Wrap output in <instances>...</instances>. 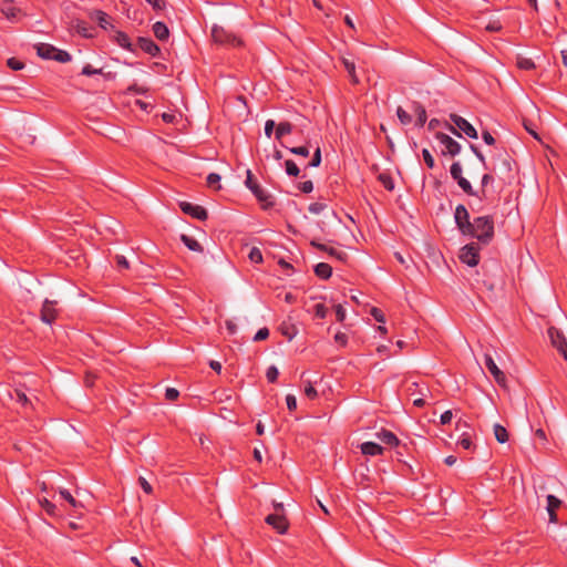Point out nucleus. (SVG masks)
Masks as SVG:
<instances>
[{
    "mask_svg": "<svg viewBox=\"0 0 567 567\" xmlns=\"http://www.w3.org/2000/svg\"><path fill=\"white\" fill-rule=\"evenodd\" d=\"M466 235L477 238L483 244H487L494 235L493 220L486 216L475 218L471 224V230Z\"/></svg>",
    "mask_w": 567,
    "mask_h": 567,
    "instance_id": "1",
    "label": "nucleus"
},
{
    "mask_svg": "<svg viewBox=\"0 0 567 567\" xmlns=\"http://www.w3.org/2000/svg\"><path fill=\"white\" fill-rule=\"evenodd\" d=\"M451 121L454 123V126L449 125V131L456 135L461 136L460 131H462L465 135H467L471 138H477V131L475 127L467 122L465 118H463L460 115L451 114L450 115Z\"/></svg>",
    "mask_w": 567,
    "mask_h": 567,
    "instance_id": "2",
    "label": "nucleus"
},
{
    "mask_svg": "<svg viewBox=\"0 0 567 567\" xmlns=\"http://www.w3.org/2000/svg\"><path fill=\"white\" fill-rule=\"evenodd\" d=\"M212 39L215 43L221 45H240L241 40L238 39L235 34L228 32L223 27L214 25L212 28Z\"/></svg>",
    "mask_w": 567,
    "mask_h": 567,
    "instance_id": "3",
    "label": "nucleus"
},
{
    "mask_svg": "<svg viewBox=\"0 0 567 567\" xmlns=\"http://www.w3.org/2000/svg\"><path fill=\"white\" fill-rule=\"evenodd\" d=\"M548 337L553 347H555L567 361V340L565 334L555 327H549Z\"/></svg>",
    "mask_w": 567,
    "mask_h": 567,
    "instance_id": "4",
    "label": "nucleus"
},
{
    "mask_svg": "<svg viewBox=\"0 0 567 567\" xmlns=\"http://www.w3.org/2000/svg\"><path fill=\"white\" fill-rule=\"evenodd\" d=\"M460 259L470 267L476 266L480 260L477 245L474 243L465 245L461 249Z\"/></svg>",
    "mask_w": 567,
    "mask_h": 567,
    "instance_id": "5",
    "label": "nucleus"
},
{
    "mask_svg": "<svg viewBox=\"0 0 567 567\" xmlns=\"http://www.w3.org/2000/svg\"><path fill=\"white\" fill-rule=\"evenodd\" d=\"M436 138L440 141V143L444 146V150L442 153L444 155L449 154L451 156H455L461 152V145L455 140H453L451 136L444 134V133H437Z\"/></svg>",
    "mask_w": 567,
    "mask_h": 567,
    "instance_id": "6",
    "label": "nucleus"
},
{
    "mask_svg": "<svg viewBox=\"0 0 567 567\" xmlns=\"http://www.w3.org/2000/svg\"><path fill=\"white\" fill-rule=\"evenodd\" d=\"M455 223L458 229L465 235L471 230L470 215L465 206L458 205L454 214Z\"/></svg>",
    "mask_w": 567,
    "mask_h": 567,
    "instance_id": "7",
    "label": "nucleus"
},
{
    "mask_svg": "<svg viewBox=\"0 0 567 567\" xmlns=\"http://www.w3.org/2000/svg\"><path fill=\"white\" fill-rule=\"evenodd\" d=\"M485 364L495 381L503 388H506V378L504 372L497 367L493 358L488 354L485 355Z\"/></svg>",
    "mask_w": 567,
    "mask_h": 567,
    "instance_id": "8",
    "label": "nucleus"
},
{
    "mask_svg": "<svg viewBox=\"0 0 567 567\" xmlns=\"http://www.w3.org/2000/svg\"><path fill=\"white\" fill-rule=\"evenodd\" d=\"M179 207L185 214L190 215L194 218H197L200 220H204L207 218V212L202 206L193 205L188 202H181Z\"/></svg>",
    "mask_w": 567,
    "mask_h": 567,
    "instance_id": "9",
    "label": "nucleus"
},
{
    "mask_svg": "<svg viewBox=\"0 0 567 567\" xmlns=\"http://www.w3.org/2000/svg\"><path fill=\"white\" fill-rule=\"evenodd\" d=\"M265 520L280 534H285L288 530L289 524L286 517L280 514H270Z\"/></svg>",
    "mask_w": 567,
    "mask_h": 567,
    "instance_id": "10",
    "label": "nucleus"
},
{
    "mask_svg": "<svg viewBox=\"0 0 567 567\" xmlns=\"http://www.w3.org/2000/svg\"><path fill=\"white\" fill-rule=\"evenodd\" d=\"M249 189L257 197L262 208L268 209L274 206L272 196L268 194L264 188H261L257 183L254 184Z\"/></svg>",
    "mask_w": 567,
    "mask_h": 567,
    "instance_id": "11",
    "label": "nucleus"
},
{
    "mask_svg": "<svg viewBox=\"0 0 567 567\" xmlns=\"http://www.w3.org/2000/svg\"><path fill=\"white\" fill-rule=\"evenodd\" d=\"M249 189L257 197L262 208L268 209L274 206L272 196L268 194L264 188H261L257 183L254 184Z\"/></svg>",
    "mask_w": 567,
    "mask_h": 567,
    "instance_id": "12",
    "label": "nucleus"
},
{
    "mask_svg": "<svg viewBox=\"0 0 567 567\" xmlns=\"http://www.w3.org/2000/svg\"><path fill=\"white\" fill-rule=\"evenodd\" d=\"M249 189L257 197L262 208L268 209L274 206L272 196L268 194L264 188H261L257 183L254 184Z\"/></svg>",
    "mask_w": 567,
    "mask_h": 567,
    "instance_id": "13",
    "label": "nucleus"
},
{
    "mask_svg": "<svg viewBox=\"0 0 567 567\" xmlns=\"http://www.w3.org/2000/svg\"><path fill=\"white\" fill-rule=\"evenodd\" d=\"M55 301L45 299L42 309H41V320L44 323L51 324L55 317H56V310L54 308Z\"/></svg>",
    "mask_w": 567,
    "mask_h": 567,
    "instance_id": "14",
    "label": "nucleus"
},
{
    "mask_svg": "<svg viewBox=\"0 0 567 567\" xmlns=\"http://www.w3.org/2000/svg\"><path fill=\"white\" fill-rule=\"evenodd\" d=\"M546 501H547L546 511L549 516V522L553 524H556L558 522L556 511H557V508L560 507L561 501L550 494L546 496Z\"/></svg>",
    "mask_w": 567,
    "mask_h": 567,
    "instance_id": "15",
    "label": "nucleus"
},
{
    "mask_svg": "<svg viewBox=\"0 0 567 567\" xmlns=\"http://www.w3.org/2000/svg\"><path fill=\"white\" fill-rule=\"evenodd\" d=\"M90 17L95 20L102 29L107 30L112 28L110 17L105 12L94 10L90 13Z\"/></svg>",
    "mask_w": 567,
    "mask_h": 567,
    "instance_id": "16",
    "label": "nucleus"
},
{
    "mask_svg": "<svg viewBox=\"0 0 567 567\" xmlns=\"http://www.w3.org/2000/svg\"><path fill=\"white\" fill-rule=\"evenodd\" d=\"M138 47L151 55H156L159 52V48L150 38H138Z\"/></svg>",
    "mask_w": 567,
    "mask_h": 567,
    "instance_id": "17",
    "label": "nucleus"
},
{
    "mask_svg": "<svg viewBox=\"0 0 567 567\" xmlns=\"http://www.w3.org/2000/svg\"><path fill=\"white\" fill-rule=\"evenodd\" d=\"M360 450L364 455H370V456L380 455L384 451V449L381 445H379L374 442L362 443L360 445Z\"/></svg>",
    "mask_w": 567,
    "mask_h": 567,
    "instance_id": "18",
    "label": "nucleus"
},
{
    "mask_svg": "<svg viewBox=\"0 0 567 567\" xmlns=\"http://www.w3.org/2000/svg\"><path fill=\"white\" fill-rule=\"evenodd\" d=\"M35 49H37V53L39 56H41L43 59L54 60V58H55L54 53L56 51L55 47L48 44V43H39L35 45Z\"/></svg>",
    "mask_w": 567,
    "mask_h": 567,
    "instance_id": "19",
    "label": "nucleus"
},
{
    "mask_svg": "<svg viewBox=\"0 0 567 567\" xmlns=\"http://www.w3.org/2000/svg\"><path fill=\"white\" fill-rule=\"evenodd\" d=\"M311 245H312L313 247H317L318 249H321V250H323V251H327L330 256H332V257H334V258H337V259H339V260H341V261H344V260H346V258H347V254H346V252H343V251H339V250H337V249H334V248H331V247H328V246H326V245H323V244H319V243H317V241L312 240V241H311Z\"/></svg>",
    "mask_w": 567,
    "mask_h": 567,
    "instance_id": "20",
    "label": "nucleus"
},
{
    "mask_svg": "<svg viewBox=\"0 0 567 567\" xmlns=\"http://www.w3.org/2000/svg\"><path fill=\"white\" fill-rule=\"evenodd\" d=\"M59 494L65 502L70 504V506L74 509L75 513L78 512L79 508L83 507V505L80 502H78L68 489L59 488Z\"/></svg>",
    "mask_w": 567,
    "mask_h": 567,
    "instance_id": "21",
    "label": "nucleus"
},
{
    "mask_svg": "<svg viewBox=\"0 0 567 567\" xmlns=\"http://www.w3.org/2000/svg\"><path fill=\"white\" fill-rule=\"evenodd\" d=\"M493 433L498 443L504 444L508 441V432L503 425L495 423L493 425Z\"/></svg>",
    "mask_w": 567,
    "mask_h": 567,
    "instance_id": "22",
    "label": "nucleus"
},
{
    "mask_svg": "<svg viewBox=\"0 0 567 567\" xmlns=\"http://www.w3.org/2000/svg\"><path fill=\"white\" fill-rule=\"evenodd\" d=\"M153 32H154L155 37L161 41L166 40L169 35L168 28L163 22L154 23Z\"/></svg>",
    "mask_w": 567,
    "mask_h": 567,
    "instance_id": "23",
    "label": "nucleus"
},
{
    "mask_svg": "<svg viewBox=\"0 0 567 567\" xmlns=\"http://www.w3.org/2000/svg\"><path fill=\"white\" fill-rule=\"evenodd\" d=\"M377 436L385 444L393 446L399 444L398 437L390 431L383 430L382 432L378 433Z\"/></svg>",
    "mask_w": 567,
    "mask_h": 567,
    "instance_id": "24",
    "label": "nucleus"
},
{
    "mask_svg": "<svg viewBox=\"0 0 567 567\" xmlns=\"http://www.w3.org/2000/svg\"><path fill=\"white\" fill-rule=\"evenodd\" d=\"M315 272L318 277H320L322 279H328L331 276L332 268L326 262H319L315 267Z\"/></svg>",
    "mask_w": 567,
    "mask_h": 567,
    "instance_id": "25",
    "label": "nucleus"
},
{
    "mask_svg": "<svg viewBox=\"0 0 567 567\" xmlns=\"http://www.w3.org/2000/svg\"><path fill=\"white\" fill-rule=\"evenodd\" d=\"M181 239L188 249H190L193 251H202L203 250V247L200 246V244L193 237L187 236V235H182Z\"/></svg>",
    "mask_w": 567,
    "mask_h": 567,
    "instance_id": "26",
    "label": "nucleus"
},
{
    "mask_svg": "<svg viewBox=\"0 0 567 567\" xmlns=\"http://www.w3.org/2000/svg\"><path fill=\"white\" fill-rule=\"evenodd\" d=\"M342 64L344 65L346 70L348 71L351 81L354 84L359 83V79L355 74L354 63L352 61L348 60L347 58H342Z\"/></svg>",
    "mask_w": 567,
    "mask_h": 567,
    "instance_id": "27",
    "label": "nucleus"
},
{
    "mask_svg": "<svg viewBox=\"0 0 567 567\" xmlns=\"http://www.w3.org/2000/svg\"><path fill=\"white\" fill-rule=\"evenodd\" d=\"M413 110H414V113L416 114V117H417L416 124L419 126L424 125V123L426 122V111H425V109L421 104L414 103Z\"/></svg>",
    "mask_w": 567,
    "mask_h": 567,
    "instance_id": "28",
    "label": "nucleus"
},
{
    "mask_svg": "<svg viewBox=\"0 0 567 567\" xmlns=\"http://www.w3.org/2000/svg\"><path fill=\"white\" fill-rule=\"evenodd\" d=\"M292 124L289 122H281L276 130V137L280 140L284 135L291 133Z\"/></svg>",
    "mask_w": 567,
    "mask_h": 567,
    "instance_id": "29",
    "label": "nucleus"
},
{
    "mask_svg": "<svg viewBox=\"0 0 567 567\" xmlns=\"http://www.w3.org/2000/svg\"><path fill=\"white\" fill-rule=\"evenodd\" d=\"M1 12L8 20L11 22L16 21L17 14L20 12V9L11 7V6H4L1 8Z\"/></svg>",
    "mask_w": 567,
    "mask_h": 567,
    "instance_id": "30",
    "label": "nucleus"
},
{
    "mask_svg": "<svg viewBox=\"0 0 567 567\" xmlns=\"http://www.w3.org/2000/svg\"><path fill=\"white\" fill-rule=\"evenodd\" d=\"M114 40H115V41H116V43H117L118 45H121L122 48H125V49L131 50L132 44H131V42H130L128 37H127L125 33L117 31V32L115 33Z\"/></svg>",
    "mask_w": 567,
    "mask_h": 567,
    "instance_id": "31",
    "label": "nucleus"
},
{
    "mask_svg": "<svg viewBox=\"0 0 567 567\" xmlns=\"http://www.w3.org/2000/svg\"><path fill=\"white\" fill-rule=\"evenodd\" d=\"M39 504L51 516H56V506L47 498H40Z\"/></svg>",
    "mask_w": 567,
    "mask_h": 567,
    "instance_id": "32",
    "label": "nucleus"
},
{
    "mask_svg": "<svg viewBox=\"0 0 567 567\" xmlns=\"http://www.w3.org/2000/svg\"><path fill=\"white\" fill-rule=\"evenodd\" d=\"M516 63L519 69H524V70H532L535 68V63L533 62L532 59L522 56V55L517 56Z\"/></svg>",
    "mask_w": 567,
    "mask_h": 567,
    "instance_id": "33",
    "label": "nucleus"
},
{
    "mask_svg": "<svg viewBox=\"0 0 567 567\" xmlns=\"http://www.w3.org/2000/svg\"><path fill=\"white\" fill-rule=\"evenodd\" d=\"M457 184L466 194L478 196V193L473 190L471 183L466 178L460 177V179H457Z\"/></svg>",
    "mask_w": 567,
    "mask_h": 567,
    "instance_id": "34",
    "label": "nucleus"
},
{
    "mask_svg": "<svg viewBox=\"0 0 567 567\" xmlns=\"http://www.w3.org/2000/svg\"><path fill=\"white\" fill-rule=\"evenodd\" d=\"M457 184L466 194L478 196V193L473 190L471 183L466 178L460 177V179H457Z\"/></svg>",
    "mask_w": 567,
    "mask_h": 567,
    "instance_id": "35",
    "label": "nucleus"
},
{
    "mask_svg": "<svg viewBox=\"0 0 567 567\" xmlns=\"http://www.w3.org/2000/svg\"><path fill=\"white\" fill-rule=\"evenodd\" d=\"M378 179L382 183V185L388 190H393L394 189V183H393L392 178L388 174H385V173L379 174Z\"/></svg>",
    "mask_w": 567,
    "mask_h": 567,
    "instance_id": "36",
    "label": "nucleus"
},
{
    "mask_svg": "<svg viewBox=\"0 0 567 567\" xmlns=\"http://www.w3.org/2000/svg\"><path fill=\"white\" fill-rule=\"evenodd\" d=\"M280 331L284 336H286L289 340H292L297 334V329L293 326H288L286 323L281 324Z\"/></svg>",
    "mask_w": 567,
    "mask_h": 567,
    "instance_id": "37",
    "label": "nucleus"
},
{
    "mask_svg": "<svg viewBox=\"0 0 567 567\" xmlns=\"http://www.w3.org/2000/svg\"><path fill=\"white\" fill-rule=\"evenodd\" d=\"M285 165H286V172L288 175H290V176L299 175L300 171L293 161L288 159V161H286Z\"/></svg>",
    "mask_w": 567,
    "mask_h": 567,
    "instance_id": "38",
    "label": "nucleus"
},
{
    "mask_svg": "<svg viewBox=\"0 0 567 567\" xmlns=\"http://www.w3.org/2000/svg\"><path fill=\"white\" fill-rule=\"evenodd\" d=\"M248 258L252 262L260 264L262 261V254L258 248L254 247L250 249Z\"/></svg>",
    "mask_w": 567,
    "mask_h": 567,
    "instance_id": "39",
    "label": "nucleus"
},
{
    "mask_svg": "<svg viewBox=\"0 0 567 567\" xmlns=\"http://www.w3.org/2000/svg\"><path fill=\"white\" fill-rule=\"evenodd\" d=\"M396 115L402 124H409L412 120L411 115L401 106L398 107Z\"/></svg>",
    "mask_w": 567,
    "mask_h": 567,
    "instance_id": "40",
    "label": "nucleus"
},
{
    "mask_svg": "<svg viewBox=\"0 0 567 567\" xmlns=\"http://www.w3.org/2000/svg\"><path fill=\"white\" fill-rule=\"evenodd\" d=\"M219 182H220V175H218L216 173H212L207 176V184L210 187H216L217 189H219L220 188Z\"/></svg>",
    "mask_w": 567,
    "mask_h": 567,
    "instance_id": "41",
    "label": "nucleus"
},
{
    "mask_svg": "<svg viewBox=\"0 0 567 567\" xmlns=\"http://www.w3.org/2000/svg\"><path fill=\"white\" fill-rule=\"evenodd\" d=\"M54 54H55V58H54L55 61L65 63V62H69L71 60V55L68 52L62 51V50H60L58 48H56V51H55Z\"/></svg>",
    "mask_w": 567,
    "mask_h": 567,
    "instance_id": "42",
    "label": "nucleus"
},
{
    "mask_svg": "<svg viewBox=\"0 0 567 567\" xmlns=\"http://www.w3.org/2000/svg\"><path fill=\"white\" fill-rule=\"evenodd\" d=\"M450 172H451L452 177L455 181L460 179V177H463L462 176V166L458 162H455L452 164Z\"/></svg>",
    "mask_w": 567,
    "mask_h": 567,
    "instance_id": "43",
    "label": "nucleus"
},
{
    "mask_svg": "<svg viewBox=\"0 0 567 567\" xmlns=\"http://www.w3.org/2000/svg\"><path fill=\"white\" fill-rule=\"evenodd\" d=\"M327 209V205L323 203H313L309 206V212L312 214H321Z\"/></svg>",
    "mask_w": 567,
    "mask_h": 567,
    "instance_id": "44",
    "label": "nucleus"
},
{
    "mask_svg": "<svg viewBox=\"0 0 567 567\" xmlns=\"http://www.w3.org/2000/svg\"><path fill=\"white\" fill-rule=\"evenodd\" d=\"M7 65H8L10 69L16 70V71H18V70H22V69L24 68L23 62H21V61L17 60L16 58H10V59H8V61H7Z\"/></svg>",
    "mask_w": 567,
    "mask_h": 567,
    "instance_id": "45",
    "label": "nucleus"
},
{
    "mask_svg": "<svg viewBox=\"0 0 567 567\" xmlns=\"http://www.w3.org/2000/svg\"><path fill=\"white\" fill-rule=\"evenodd\" d=\"M279 371L275 365L268 368L266 377L269 382H275L278 378Z\"/></svg>",
    "mask_w": 567,
    "mask_h": 567,
    "instance_id": "46",
    "label": "nucleus"
},
{
    "mask_svg": "<svg viewBox=\"0 0 567 567\" xmlns=\"http://www.w3.org/2000/svg\"><path fill=\"white\" fill-rule=\"evenodd\" d=\"M269 336V330L267 328H261L257 331L254 337V341H262L266 340Z\"/></svg>",
    "mask_w": 567,
    "mask_h": 567,
    "instance_id": "47",
    "label": "nucleus"
},
{
    "mask_svg": "<svg viewBox=\"0 0 567 567\" xmlns=\"http://www.w3.org/2000/svg\"><path fill=\"white\" fill-rule=\"evenodd\" d=\"M290 152L296 155L307 157L309 155V148L306 146L292 147Z\"/></svg>",
    "mask_w": 567,
    "mask_h": 567,
    "instance_id": "48",
    "label": "nucleus"
},
{
    "mask_svg": "<svg viewBox=\"0 0 567 567\" xmlns=\"http://www.w3.org/2000/svg\"><path fill=\"white\" fill-rule=\"evenodd\" d=\"M422 155H423V158H424L426 165L430 168H433L434 167V158L431 155V153L429 152V150L424 148L423 152H422Z\"/></svg>",
    "mask_w": 567,
    "mask_h": 567,
    "instance_id": "49",
    "label": "nucleus"
},
{
    "mask_svg": "<svg viewBox=\"0 0 567 567\" xmlns=\"http://www.w3.org/2000/svg\"><path fill=\"white\" fill-rule=\"evenodd\" d=\"M276 127V123L272 120H268L265 123V134L267 137H271L274 128Z\"/></svg>",
    "mask_w": 567,
    "mask_h": 567,
    "instance_id": "50",
    "label": "nucleus"
},
{
    "mask_svg": "<svg viewBox=\"0 0 567 567\" xmlns=\"http://www.w3.org/2000/svg\"><path fill=\"white\" fill-rule=\"evenodd\" d=\"M82 74H84V75L102 74V69H93L90 64H86L82 69Z\"/></svg>",
    "mask_w": 567,
    "mask_h": 567,
    "instance_id": "51",
    "label": "nucleus"
},
{
    "mask_svg": "<svg viewBox=\"0 0 567 567\" xmlns=\"http://www.w3.org/2000/svg\"><path fill=\"white\" fill-rule=\"evenodd\" d=\"M16 394H17V398H18L19 402H21L23 405H30L31 404L29 398L21 390L17 389L16 390Z\"/></svg>",
    "mask_w": 567,
    "mask_h": 567,
    "instance_id": "52",
    "label": "nucleus"
},
{
    "mask_svg": "<svg viewBox=\"0 0 567 567\" xmlns=\"http://www.w3.org/2000/svg\"><path fill=\"white\" fill-rule=\"evenodd\" d=\"M327 308L322 303H318L315 307V313L319 318H324L327 316Z\"/></svg>",
    "mask_w": 567,
    "mask_h": 567,
    "instance_id": "53",
    "label": "nucleus"
},
{
    "mask_svg": "<svg viewBox=\"0 0 567 567\" xmlns=\"http://www.w3.org/2000/svg\"><path fill=\"white\" fill-rule=\"evenodd\" d=\"M286 403H287V408L290 410V411H293L296 408H297V400H296V396L292 395V394H288L286 396Z\"/></svg>",
    "mask_w": 567,
    "mask_h": 567,
    "instance_id": "54",
    "label": "nucleus"
},
{
    "mask_svg": "<svg viewBox=\"0 0 567 567\" xmlns=\"http://www.w3.org/2000/svg\"><path fill=\"white\" fill-rule=\"evenodd\" d=\"M179 393L176 389L174 388H167L166 389V392H165V396L166 399L171 400V401H174L178 398Z\"/></svg>",
    "mask_w": 567,
    "mask_h": 567,
    "instance_id": "55",
    "label": "nucleus"
},
{
    "mask_svg": "<svg viewBox=\"0 0 567 567\" xmlns=\"http://www.w3.org/2000/svg\"><path fill=\"white\" fill-rule=\"evenodd\" d=\"M371 315L373 316V318L379 321V322H384L385 321V317L384 315L382 313V311L378 308H372L371 309Z\"/></svg>",
    "mask_w": 567,
    "mask_h": 567,
    "instance_id": "56",
    "label": "nucleus"
},
{
    "mask_svg": "<svg viewBox=\"0 0 567 567\" xmlns=\"http://www.w3.org/2000/svg\"><path fill=\"white\" fill-rule=\"evenodd\" d=\"M115 259H116V262H117V266L121 267V268H125V269H128L130 268V262L127 261V259L122 256V255H116L115 256Z\"/></svg>",
    "mask_w": 567,
    "mask_h": 567,
    "instance_id": "57",
    "label": "nucleus"
},
{
    "mask_svg": "<svg viewBox=\"0 0 567 567\" xmlns=\"http://www.w3.org/2000/svg\"><path fill=\"white\" fill-rule=\"evenodd\" d=\"M320 163H321V152H320V148H317L313 154V157L310 162V166L317 167L320 165Z\"/></svg>",
    "mask_w": 567,
    "mask_h": 567,
    "instance_id": "58",
    "label": "nucleus"
},
{
    "mask_svg": "<svg viewBox=\"0 0 567 567\" xmlns=\"http://www.w3.org/2000/svg\"><path fill=\"white\" fill-rule=\"evenodd\" d=\"M487 31H491V32H494V31H499L502 29V25L498 21L496 20H493L491 21L486 28H485Z\"/></svg>",
    "mask_w": 567,
    "mask_h": 567,
    "instance_id": "59",
    "label": "nucleus"
},
{
    "mask_svg": "<svg viewBox=\"0 0 567 567\" xmlns=\"http://www.w3.org/2000/svg\"><path fill=\"white\" fill-rule=\"evenodd\" d=\"M452 419H453V413H452V411L447 410V411H445V412L441 415L440 421H441V424H443V425H444V424L450 423Z\"/></svg>",
    "mask_w": 567,
    "mask_h": 567,
    "instance_id": "60",
    "label": "nucleus"
},
{
    "mask_svg": "<svg viewBox=\"0 0 567 567\" xmlns=\"http://www.w3.org/2000/svg\"><path fill=\"white\" fill-rule=\"evenodd\" d=\"M138 482H140L141 487L144 489L145 493H147V494L152 493V491H153L152 486H151V484L144 477H140Z\"/></svg>",
    "mask_w": 567,
    "mask_h": 567,
    "instance_id": "61",
    "label": "nucleus"
},
{
    "mask_svg": "<svg viewBox=\"0 0 567 567\" xmlns=\"http://www.w3.org/2000/svg\"><path fill=\"white\" fill-rule=\"evenodd\" d=\"M299 188L303 192V193H310L312 192L313 189V184L312 182L310 181H307V182H303L299 185Z\"/></svg>",
    "mask_w": 567,
    "mask_h": 567,
    "instance_id": "62",
    "label": "nucleus"
},
{
    "mask_svg": "<svg viewBox=\"0 0 567 567\" xmlns=\"http://www.w3.org/2000/svg\"><path fill=\"white\" fill-rule=\"evenodd\" d=\"M305 393L310 399H313L317 396V390L310 383H308V385L306 386Z\"/></svg>",
    "mask_w": 567,
    "mask_h": 567,
    "instance_id": "63",
    "label": "nucleus"
},
{
    "mask_svg": "<svg viewBox=\"0 0 567 567\" xmlns=\"http://www.w3.org/2000/svg\"><path fill=\"white\" fill-rule=\"evenodd\" d=\"M482 137H483L484 142L488 145H493L495 143L494 137L491 135V133L488 131H484L482 133Z\"/></svg>",
    "mask_w": 567,
    "mask_h": 567,
    "instance_id": "64",
    "label": "nucleus"
}]
</instances>
